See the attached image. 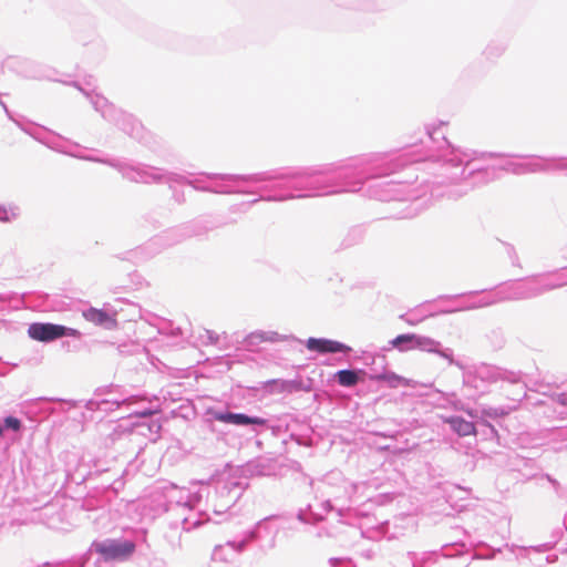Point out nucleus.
Segmentation results:
<instances>
[{
    "mask_svg": "<svg viewBox=\"0 0 567 567\" xmlns=\"http://www.w3.org/2000/svg\"><path fill=\"white\" fill-rule=\"evenodd\" d=\"M28 333L34 340L48 342L63 336H76L78 331L60 324L32 323L29 327Z\"/></svg>",
    "mask_w": 567,
    "mask_h": 567,
    "instance_id": "f03ea898",
    "label": "nucleus"
},
{
    "mask_svg": "<svg viewBox=\"0 0 567 567\" xmlns=\"http://www.w3.org/2000/svg\"><path fill=\"white\" fill-rule=\"evenodd\" d=\"M93 547L105 560L126 559L135 551V544L131 540L95 543Z\"/></svg>",
    "mask_w": 567,
    "mask_h": 567,
    "instance_id": "f257e3e1",
    "label": "nucleus"
},
{
    "mask_svg": "<svg viewBox=\"0 0 567 567\" xmlns=\"http://www.w3.org/2000/svg\"><path fill=\"white\" fill-rule=\"evenodd\" d=\"M276 333H272V336H266L264 332H255L248 336V342L250 344H256L264 341H274Z\"/></svg>",
    "mask_w": 567,
    "mask_h": 567,
    "instance_id": "1a4fd4ad",
    "label": "nucleus"
},
{
    "mask_svg": "<svg viewBox=\"0 0 567 567\" xmlns=\"http://www.w3.org/2000/svg\"><path fill=\"white\" fill-rule=\"evenodd\" d=\"M386 380L392 384V385H404V386H409L411 385V381L409 379H405L403 377H400V375H396V374H391V375H388L385 377Z\"/></svg>",
    "mask_w": 567,
    "mask_h": 567,
    "instance_id": "9d476101",
    "label": "nucleus"
},
{
    "mask_svg": "<svg viewBox=\"0 0 567 567\" xmlns=\"http://www.w3.org/2000/svg\"><path fill=\"white\" fill-rule=\"evenodd\" d=\"M216 420L224 423H231L236 425H266V420L261 417H251L240 413H219L216 414Z\"/></svg>",
    "mask_w": 567,
    "mask_h": 567,
    "instance_id": "39448f33",
    "label": "nucleus"
},
{
    "mask_svg": "<svg viewBox=\"0 0 567 567\" xmlns=\"http://www.w3.org/2000/svg\"><path fill=\"white\" fill-rule=\"evenodd\" d=\"M4 427L6 429H11V430L17 432V431H19L21 429V422L17 417L8 416L4 420Z\"/></svg>",
    "mask_w": 567,
    "mask_h": 567,
    "instance_id": "9b49d317",
    "label": "nucleus"
},
{
    "mask_svg": "<svg viewBox=\"0 0 567 567\" xmlns=\"http://www.w3.org/2000/svg\"><path fill=\"white\" fill-rule=\"evenodd\" d=\"M307 349L320 353H334L342 351L343 346L337 341L309 338L307 341Z\"/></svg>",
    "mask_w": 567,
    "mask_h": 567,
    "instance_id": "423d86ee",
    "label": "nucleus"
},
{
    "mask_svg": "<svg viewBox=\"0 0 567 567\" xmlns=\"http://www.w3.org/2000/svg\"><path fill=\"white\" fill-rule=\"evenodd\" d=\"M337 379L342 386H352L358 382V374L352 370H341L337 373Z\"/></svg>",
    "mask_w": 567,
    "mask_h": 567,
    "instance_id": "6e6552de",
    "label": "nucleus"
},
{
    "mask_svg": "<svg viewBox=\"0 0 567 567\" xmlns=\"http://www.w3.org/2000/svg\"><path fill=\"white\" fill-rule=\"evenodd\" d=\"M4 429H6V427H4V425H1V424H0V436H2V435H3Z\"/></svg>",
    "mask_w": 567,
    "mask_h": 567,
    "instance_id": "f8f14e48",
    "label": "nucleus"
},
{
    "mask_svg": "<svg viewBox=\"0 0 567 567\" xmlns=\"http://www.w3.org/2000/svg\"><path fill=\"white\" fill-rule=\"evenodd\" d=\"M392 346L399 348L401 351L432 344L433 340L427 338H421L415 334H400L391 341Z\"/></svg>",
    "mask_w": 567,
    "mask_h": 567,
    "instance_id": "20e7f679",
    "label": "nucleus"
},
{
    "mask_svg": "<svg viewBox=\"0 0 567 567\" xmlns=\"http://www.w3.org/2000/svg\"><path fill=\"white\" fill-rule=\"evenodd\" d=\"M83 317L94 324L104 326L109 329L117 326L116 315H110L102 309L90 308L83 312Z\"/></svg>",
    "mask_w": 567,
    "mask_h": 567,
    "instance_id": "7ed1b4c3",
    "label": "nucleus"
},
{
    "mask_svg": "<svg viewBox=\"0 0 567 567\" xmlns=\"http://www.w3.org/2000/svg\"><path fill=\"white\" fill-rule=\"evenodd\" d=\"M445 422L449 423L452 430L460 436L476 435L475 424L464 420L463 417L451 416L445 419Z\"/></svg>",
    "mask_w": 567,
    "mask_h": 567,
    "instance_id": "0eeeda50",
    "label": "nucleus"
}]
</instances>
